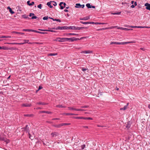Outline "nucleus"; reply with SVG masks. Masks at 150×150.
Instances as JSON below:
<instances>
[{
  "label": "nucleus",
  "mask_w": 150,
  "mask_h": 150,
  "mask_svg": "<svg viewBox=\"0 0 150 150\" xmlns=\"http://www.w3.org/2000/svg\"><path fill=\"white\" fill-rule=\"evenodd\" d=\"M47 5L50 8H52L53 7V6L51 5L50 2H47Z\"/></svg>",
  "instance_id": "26"
},
{
  "label": "nucleus",
  "mask_w": 150,
  "mask_h": 150,
  "mask_svg": "<svg viewBox=\"0 0 150 150\" xmlns=\"http://www.w3.org/2000/svg\"><path fill=\"white\" fill-rule=\"evenodd\" d=\"M3 49L4 50H8L9 48L8 47L6 46H0V50Z\"/></svg>",
  "instance_id": "11"
},
{
  "label": "nucleus",
  "mask_w": 150,
  "mask_h": 150,
  "mask_svg": "<svg viewBox=\"0 0 150 150\" xmlns=\"http://www.w3.org/2000/svg\"><path fill=\"white\" fill-rule=\"evenodd\" d=\"M42 4H40L38 6V7L40 9H41L42 8Z\"/></svg>",
  "instance_id": "44"
},
{
  "label": "nucleus",
  "mask_w": 150,
  "mask_h": 150,
  "mask_svg": "<svg viewBox=\"0 0 150 150\" xmlns=\"http://www.w3.org/2000/svg\"><path fill=\"white\" fill-rule=\"evenodd\" d=\"M87 54L91 53H92V51L91 50H87Z\"/></svg>",
  "instance_id": "46"
},
{
  "label": "nucleus",
  "mask_w": 150,
  "mask_h": 150,
  "mask_svg": "<svg viewBox=\"0 0 150 150\" xmlns=\"http://www.w3.org/2000/svg\"><path fill=\"white\" fill-rule=\"evenodd\" d=\"M117 27V26H113L110 27L109 28H108V29H112L114 28H116Z\"/></svg>",
  "instance_id": "42"
},
{
  "label": "nucleus",
  "mask_w": 150,
  "mask_h": 150,
  "mask_svg": "<svg viewBox=\"0 0 150 150\" xmlns=\"http://www.w3.org/2000/svg\"><path fill=\"white\" fill-rule=\"evenodd\" d=\"M85 119H87V120H92V119L90 117H86V118H84Z\"/></svg>",
  "instance_id": "54"
},
{
  "label": "nucleus",
  "mask_w": 150,
  "mask_h": 150,
  "mask_svg": "<svg viewBox=\"0 0 150 150\" xmlns=\"http://www.w3.org/2000/svg\"><path fill=\"white\" fill-rule=\"evenodd\" d=\"M66 115H78L77 114H75L72 113H66Z\"/></svg>",
  "instance_id": "31"
},
{
  "label": "nucleus",
  "mask_w": 150,
  "mask_h": 150,
  "mask_svg": "<svg viewBox=\"0 0 150 150\" xmlns=\"http://www.w3.org/2000/svg\"><path fill=\"white\" fill-rule=\"evenodd\" d=\"M120 13H121V12H117V13H112V14L113 15H119L120 14Z\"/></svg>",
  "instance_id": "45"
},
{
  "label": "nucleus",
  "mask_w": 150,
  "mask_h": 150,
  "mask_svg": "<svg viewBox=\"0 0 150 150\" xmlns=\"http://www.w3.org/2000/svg\"><path fill=\"white\" fill-rule=\"evenodd\" d=\"M13 33H15L17 34H20L21 33L16 32V31H13Z\"/></svg>",
  "instance_id": "51"
},
{
  "label": "nucleus",
  "mask_w": 150,
  "mask_h": 150,
  "mask_svg": "<svg viewBox=\"0 0 150 150\" xmlns=\"http://www.w3.org/2000/svg\"><path fill=\"white\" fill-rule=\"evenodd\" d=\"M129 103H127V105H126L123 108H121L120 110H125L127 109L128 108V106L129 105Z\"/></svg>",
  "instance_id": "10"
},
{
  "label": "nucleus",
  "mask_w": 150,
  "mask_h": 150,
  "mask_svg": "<svg viewBox=\"0 0 150 150\" xmlns=\"http://www.w3.org/2000/svg\"><path fill=\"white\" fill-rule=\"evenodd\" d=\"M40 112H42V113H43V112H50L46 111H40Z\"/></svg>",
  "instance_id": "53"
},
{
  "label": "nucleus",
  "mask_w": 150,
  "mask_h": 150,
  "mask_svg": "<svg viewBox=\"0 0 150 150\" xmlns=\"http://www.w3.org/2000/svg\"><path fill=\"white\" fill-rule=\"evenodd\" d=\"M75 30H80V27H75Z\"/></svg>",
  "instance_id": "49"
},
{
  "label": "nucleus",
  "mask_w": 150,
  "mask_h": 150,
  "mask_svg": "<svg viewBox=\"0 0 150 150\" xmlns=\"http://www.w3.org/2000/svg\"><path fill=\"white\" fill-rule=\"evenodd\" d=\"M116 43H117V42H112L110 43L111 45H113V44H116Z\"/></svg>",
  "instance_id": "56"
},
{
  "label": "nucleus",
  "mask_w": 150,
  "mask_h": 150,
  "mask_svg": "<svg viewBox=\"0 0 150 150\" xmlns=\"http://www.w3.org/2000/svg\"><path fill=\"white\" fill-rule=\"evenodd\" d=\"M67 26H62V27L58 26L56 28V30H65V29H67Z\"/></svg>",
  "instance_id": "6"
},
{
  "label": "nucleus",
  "mask_w": 150,
  "mask_h": 150,
  "mask_svg": "<svg viewBox=\"0 0 150 150\" xmlns=\"http://www.w3.org/2000/svg\"><path fill=\"white\" fill-rule=\"evenodd\" d=\"M107 23H98V22H96L95 23V24L98 25H104L107 24Z\"/></svg>",
  "instance_id": "22"
},
{
  "label": "nucleus",
  "mask_w": 150,
  "mask_h": 150,
  "mask_svg": "<svg viewBox=\"0 0 150 150\" xmlns=\"http://www.w3.org/2000/svg\"><path fill=\"white\" fill-rule=\"evenodd\" d=\"M67 29H71L72 30H74L75 28V26H70L69 27H67Z\"/></svg>",
  "instance_id": "14"
},
{
  "label": "nucleus",
  "mask_w": 150,
  "mask_h": 150,
  "mask_svg": "<svg viewBox=\"0 0 150 150\" xmlns=\"http://www.w3.org/2000/svg\"><path fill=\"white\" fill-rule=\"evenodd\" d=\"M22 129H23V130L26 131V132H28V133L29 132V128L28 127V125H26L25 127L23 128Z\"/></svg>",
  "instance_id": "8"
},
{
  "label": "nucleus",
  "mask_w": 150,
  "mask_h": 150,
  "mask_svg": "<svg viewBox=\"0 0 150 150\" xmlns=\"http://www.w3.org/2000/svg\"><path fill=\"white\" fill-rule=\"evenodd\" d=\"M91 6L90 4L88 3L86 5V6L88 8H91Z\"/></svg>",
  "instance_id": "30"
},
{
  "label": "nucleus",
  "mask_w": 150,
  "mask_h": 150,
  "mask_svg": "<svg viewBox=\"0 0 150 150\" xmlns=\"http://www.w3.org/2000/svg\"><path fill=\"white\" fill-rule=\"evenodd\" d=\"M57 53H50L49 54V56H55L57 55Z\"/></svg>",
  "instance_id": "33"
},
{
  "label": "nucleus",
  "mask_w": 150,
  "mask_h": 150,
  "mask_svg": "<svg viewBox=\"0 0 150 150\" xmlns=\"http://www.w3.org/2000/svg\"><path fill=\"white\" fill-rule=\"evenodd\" d=\"M85 6V5L84 4L81 5L80 4H76V6H75V7L76 8H83Z\"/></svg>",
  "instance_id": "5"
},
{
  "label": "nucleus",
  "mask_w": 150,
  "mask_h": 150,
  "mask_svg": "<svg viewBox=\"0 0 150 150\" xmlns=\"http://www.w3.org/2000/svg\"><path fill=\"white\" fill-rule=\"evenodd\" d=\"M88 37H82L80 39H79V38H76L73 37L70 38H66L65 39L66 41H69V42H73L75 41L79 40L83 38H86Z\"/></svg>",
  "instance_id": "1"
},
{
  "label": "nucleus",
  "mask_w": 150,
  "mask_h": 150,
  "mask_svg": "<svg viewBox=\"0 0 150 150\" xmlns=\"http://www.w3.org/2000/svg\"><path fill=\"white\" fill-rule=\"evenodd\" d=\"M38 30H39L41 31H46V30H44V29H38Z\"/></svg>",
  "instance_id": "52"
},
{
  "label": "nucleus",
  "mask_w": 150,
  "mask_h": 150,
  "mask_svg": "<svg viewBox=\"0 0 150 150\" xmlns=\"http://www.w3.org/2000/svg\"><path fill=\"white\" fill-rule=\"evenodd\" d=\"M63 2H61L60 3L59 5L60 6V8L61 9H63L64 8V7L62 5L63 4Z\"/></svg>",
  "instance_id": "18"
},
{
  "label": "nucleus",
  "mask_w": 150,
  "mask_h": 150,
  "mask_svg": "<svg viewBox=\"0 0 150 150\" xmlns=\"http://www.w3.org/2000/svg\"><path fill=\"white\" fill-rule=\"evenodd\" d=\"M89 19V17L88 16H86L84 17L83 18H80L81 20H87Z\"/></svg>",
  "instance_id": "16"
},
{
  "label": "nucleus",
  "mask_w": 150,
  "mask_h": 150,
  "mask_svg": "<svg viewBox=\"0 0 150 150\" xmlns=\"http://www.w3.org/2000/svg\"><path fill=\"white\" fill-rule=\"evenodd\" d=\"M30 1H28L27 2V4L28 5L30 6H32V5H33L34 4V2H32L31 3V4H30Z\"/></svg>",
  "instance_id": "12"
},
{
  "label": "nucleus",
  "mask_w": 150,
  "mask_h": 150,
  "mask_svg": "<svg viewBox=\"0 0 150 150\" xmlns=\"http://www.w3.org/2000/svg\"><path fill=\"white\" fill-rule=\"evenodd\" d=\"M68 109L69 110L73 111H79V112H82L83 111H85V110L82 109H79L77 108H75L74 107H68Z\"/></svg>",
  "instance_id": "2"
},
{
  "label": "nucleus",
  "mask_w": 150,
  "mask_h": 150,
  "mask_svg": "<svg viewBox=\"0 0 150 150\" xmlns=\"http://www.w3.org/2000/svg\"><path fill=\"white\" fill-rule=\"evenodd\" d=\"M67 35H78V34L74 33H68L66 34Z\"/></svg>",
  "instance_id": "23"
},
{
  "label": "nucleus",
  "mask_w": 150,
  "mask_h": 150,
  "mask_svg": "<svg viewBox=\"0 0 150 150\" xmlns=\"http://www.w3.org/2000/svg\"><path fill=\"white\" fill-rule=\"evenodd\" d=\"M137 28H150V27H146V26L143 27V26H137Z\"/></svg>",
  "instance_id": "34"
},
{
  "label": "nucleus",
  "mask_w": 150,
  "mask_h": 150,
  "mask_svg": "<svg viewBox=\"0 0 150 150\" xmlns=\"http://www.w3.org/2000/svg\"><path fill=\"white\" fill-rule=\"evenodd\" d=\"M36 33H40V34H47L48 33H47V32H41L38 31H37V30H36Z\"/></svg>",
  "instance_id": "21"
},
{
  "label": "nucleus",
  "mask_w": 150,
  "mask_h": 150,
  "mask_svg": "<svg viewBox=\"0 0 150 150\" xmlns=\"http://www.w3.org/2000/svg\"><path fill=\"white\" fill-rule=\"evenodd\" d=\"M22 30L23 31H27L28 29H23Z\"/></svg>",
  "instance_id": "63"
},
{
  "label": "nucleus",
  "mask_w": 150,
  "mask_h": 150,
  "mask_svg": "<svg viewBox=\"0 0 150 150\" xmlns=\"http://www.w3.org/2000/svg\"><path fill=\"white\" fill-rule=\"evenodd\" d=\"M133 42H132V41H130V42H123V45H125V44H127L129 43H132Z\"/></svg>",
  "instance_id": "24"
},
{
  "label": "nucleus",
  "mask_w": 150,
  "mask_h": 150,
  "mask_svg": "<svg viewBox=\"0 0 150 150\" xmlns=\"http://www.w3.org/2000/svg\"><path fill=\"white\" fill-rule=\"evenodd\" d=\"M85 146H86L85 144L83 145L82 146H81V147L82 149L83 150V149H84V148H85Z\"/></svg>",
  "instance_id": "48"
},
{
  "label": "nucleus",
  "mask_w": 150,
  "mask_h": 150,
  "mask_svg": "<svg viewBox=\"0 0 150 150\" xmlns=\"http://www.w3.org/2000/svg\"><path fill=\"white\" fill-rule=\"evenodd\" d=\"M48 16H45L43 17V19L44 20H47L48 19Z\"/></svg>",
  "instance_id": "41"
},
{
  "label": "nucleus",
  "mask_w": 150,
  "mask_h": 150,
  "mask_svg": "<svg viewBox=\"0 0 150 150\" xmlns=\"http://www.w3.org/2000/svg\"><path fill=\"white\" fill-rule=\"evenodd\" d=\"M37 18H38L37 16H33L32 18H31V19H36Z\"/></svg>",
  "instance_id": "36"
},
{
  "label": "nucleus",
  "mask_w": 150,
  "mask_h": 150,
  "mask_svg": "<svg viewBox=\"0 0 150 150\" xmlns=\"http://www.w3.org/2000/svg\"><path fill=\"white\" fill-rule=\"evenodd\" d=\"M54 21H58L59 22H60L61 21L60 19H56V18L54 19Z\"/></svg>",
  "instance_id": "47"
},
{
  "label": "nucleus",
  "mask_w": 150,
  "mask_h": 150,
  "mask_svg": "<svg viewBox=\"0 0 150 150\" xmlns=\"http://www.w3.org/2000/svg\"><path fill=\"white\" fill-rule=\"evenodd\" d=\"M37 104L38 105H46L47 104V103L42 102H38Z\"/></svg>",
  "instance_id": "20"
},
{
  "label": "nucleus",
  "mask_w": 150,
  "mask_h": 150,
  "mask_svg": "<svg viewBox=\"0 0 150 150\" xmlns=\"http://www.w3.org/2000/svg\"><path fill=\"white\" fill-rule=\"evenodd\" d=\"M80 30L87 29L88 28V27H80Z\"/></svg>",
  "instance_id": "35"
},
{
  "label": "nucleus",
  "mask_w": 150,
  "mask_h": 150,
  "mask_svg": "<svg viewBox=\"0 0 150 150\" xmlns=\"http://www.w3.org/2000/svg\"><path fill=\"white\" fill-rule=\"evenodd\" d=\"M28 135H29V138L31 139H34V137H35V136L34 135H33V136H32L30 134V133L29 132L28 133Z\"/></svg>",
  "instance_id": "15"
},
{
  "label": "nucleus",
  "mask_w": 150,
  "mask_h": 150,
  "mask_svg": "<svg viewBox=\"0 0 150 150\" xmlns=\"http://www.w3.org/2000/svg\"><path fill=\"white\" fill-rule=\"evenodd\" d=\"M124 30H126V31H128L129 30H133L132 29H129L127 28H125L124 29H123Z\"/></svg>",
  "instance_id": "37"
},
{
  "label": "nucleus",
  "mask_w": 150,
  "mask_h": 150,
  "mask_svg": "<svg viewBox=\"0 0 150 150\" xmlns=\"http://www.w3.org/2000/svg\"><path fill=\"white\" fill-rule=\"evenodd\" d=\"M24 116L25 117H32L33 116V114H25L24 115Z\"/></svg>",
  "instance_id": "29"
},
{
  "label": "nucleus",
  "mask_w": 150,
  "mask_h": 150,
  "mask_svg": "<svg viewBox=\"0 0 150 150\" xmlns=\"http://www.w3.org/2000/svg\"><path fill=\"white\" fill-rule=\"evenodd\" d=\"M140 49L143 51H144L145 50V49L144 48H140Z\"/></svg>",
  "instance_id": "62"
},
{
  "label": "nucleus",
  "mask_w": 150,
  "mask_h": 150,
  "mask_svg": "<svg viewBox=\"0 0 150 150\" xmlns=\"http://www.w3.org/2000/svg\"><path fill=\"white\" fill-rule=\"evenodd\" d=\"M83 118V117H76V118L79 119H82Z\"/></svg>",
  "instance_id": "64"
},
{
  "label": "nucleus",
  "mask_w": 150,
  "mask_h": 150,
  "mask_svg": "<svg viewBox=\"0 0 150 150\" xmlns=\"http://www.w3.org/2000/svg\"><path fill=\"white\" fill-rule=\"evenodd\" d=\"M88 70V69H85V68H82V70L83 71H85L87 70Z\"/></svg>",
  "instance_id": "55"
},
{
  "label": "nucleus",
  "mask_w": 150,
  "mask_h": 150,
  "mask_svg": "<svg viewBox=\"0 0 150 150\" xmlns=\"http://www.w3.org/2000/svg\"><path fill=\"white\" fill-rule=\"evenodd\" d=\"M53 2L54 3V4H53V5H54V6H56L57 5V3L56 2L53 1Z\"/></svg>",
  "instance_id": "57"
},
{
  "label": "nucleus",
  "mask_w": 150,
  "mask_h": 150,
  "mask_svg": "<svg viewBox=\"0 0 150 150\" xmlns=\"http://www.w3.org/2000/svg\"><path fill=\"white\" fill-rule=\"evenodd\" d=\"M70 125V124H69V123H63L60 124L59 125H54V126L55 127H57V128H60L62 126L67 125Z\"/></svg>",
  "instance_id": "3"
},
{
  "label": "nucleus",
  "mask_w": 150,
  "mask_h": 150,
  "mask_svg": "<svg viewBox=\"0 0 150 150\" xmlns=\"http://www.w3.org/2000/svg\"><path fill=\"white\" fill-rule=\"evenodd\" d=\"M145 6H146V8L150 10V4L148 3H146L145 4Z\"/></svg>",
  "instance_id": "9"
},
{
  "label": "nucleus",
  "mask_w": 150,
  "mask_h": 150,
  "mask_svg": "<svg viewBox=\"0 0 150 150\" xmlns=\"http://www.w3.org/2000/svg\"><path fill=\"white\" fill-rule=\"evenodd\" d=\"M116 45H123V42H117V43H116Z\"/></svg>",
  "instance_id": "40"
},
{
  "label": "nucleus",
  "mask_w": 150,
  "mask_h": 150,
  "mask_svg": "<svg viewBox=\"0 0 150 150\" xmlns=\"http://www.w3.org/2000/svg\"><path fill=\"white\" fill-rule=\"evenodd\" d=\"M22 17L24 18H28V19H30V18L28 17V16H26V15H23L22 16Z\"/></svg>",
  "instance_id": "25"
},
{
  "label": "nucleus",
  "mask_w": 150,
  "mask_h": 150,
  "mask_svg": "<svg viewBox=\"0 0 150 150\" xmlns=\"http://www.w3.org/2000/svg\"><path fill=\"white\" fill-rule=\"evenodd\" d=\"M36 30H33V29H28L27 31L28 32H34L36 33Z\"/></svg>",
  "instance_id": "28"
},
{
  "label": "nucleus",
  "mask_w": 150,
  "mask_h": 150,
  "mask_svg": "<svg viewBox=\"0 0 150 150\" xmlns=\"http://www.w3.org/2000/svg\"><path fill=\"white\" fill-rule=\"evenodd\" d=\"M80 22L82 23L85 24H89V22H83V21H80Z\"/></svg>",
  "instance_id": "32"
},
{
  "label": "nucleus",
  "mask_w": 150,
  "mask_h": 150,
  "mask_svg": "<svg viewBox=\"0 0 150 150\" xmlns=\"http://www.w3.org/2000/svg\"><path fill=\"white\" fill-rule=\"evenodd\" d=\"M95 23L96 22H89V24H95Z\"/></svg>",
  "instance_id": "59"
},
{
  "label": "nucleus",
  "mask_w": 150,
  "mask_h": 150,
  "mask_svg": "<svg viewBox=\"0 0 150 150\" xmlns=\"http://www.w3.org/2000/svg\"><path fill=\"white\" fill-rule=\"evenodd\" d=\"M35 15V14L33 13H30L29 14V16L30 17H31V16H34Z\"/></svg>",
  "instance_id": "50"
},
{
  "label": "nucleus",
  "mask_w": 150,
  "mask_h": 150,
  "mask_svg": "<svg viewBox=\"0 0 150 150\" xmlns=\"http://www.w3.org/2000/svg\"><path fill=\"white\" fill-rule=\"evenodd\" d=\"M82 53L85 54H87V51H84L82 52Z\"/></svg>",
  "instance_id": "61"
},
{
  "label": "nucleus",
  "mask_w": 150,
  "mask_h": 150,
  "mask_svg": "<svg viewBox=\"0 0 150 150\" xmlns=\"http://www.w3.org/2000/svg\"><path fill=\"white\" fill-rule=\"evenodd\" d=\"M7 43V44H9V45H10V44L14 45V44H18V43H9V42H8Z\"/></svg>",
  "instance_id": "43"
},
{
  "label": "nucleus",
  "mask_w": 150,
  "mask_h": 150,
  "mask_svg": "<svg viewBox=\"0 0 150 150\" xmlns=\"http://www.w3.org/2000/svg\"><path fill=\"white\" fill-rule=\"evenodd\" d=\"M65 39L66 38H57L55 40V41L59 42H63L66 41Z\"/></svg>",
  "instance_id": "4"
},
{
  "label": "nucleus",
  "mask_w": 150,
  "mask_h": 150,
  "mask_svg": "<svg viewBox=\"0 0 150 150\" xmlns=\"http://www.w3.org/2000/svg\"><path fill=\"white\" fill-rule=\"evenodd\" d=\"M42 87L41 86H40L39 87V88H38V90H40L41 89H42Z\"/></svg>",
  "instance_id": "60"
},
{
  "label": "nucleus",
  "mask_w": 150,
  "mask_h": 150,
  "mask_svg": "<svg viewBox=\"0 0 150 150\" xmlns=\"http://www.w3.org/2000/svg\"><path fill=\"white\" fill-rule=\"evenodd\" d=\"M31 103H26L22 104V106L23 107H30L31 106Z\"/></svg>",
  "instance_id": "7"
},
{
  "label": "nucleus",
  "mask_w": 150,
  "mask_h": 150,
  "mask_svg": "<svg viewBox=\"0 0 150 150\" xmlns=\"http://www.w3.org/2000/svg\"><path fill=\"white\" fill-rule=\"evenodd\" d=\"M129 27H131L132 28H137V26H129Z\"/></svg>",
  "instance_id": "58"
},
{
  "label": "nucleus",
  "mask_w": 150,
  "mask_h": 150,
  "mask_svg": "<svg viewBox=\"0 0 150 150\" xmlns=\"http://www.w3.org/2000/svg\"><path fill=\"white\" fill-rule=\"evenodd\" d=\"M48 30H46V31H49L52 32H56L55 31L53 30H50L52 29L51 28H48Z\"/></svg>",
  "instance_id": "19"
},
{
  "label": "nucleus",
  "mask_w": 150,
  "mask_h": 150,
  "mask_svg": "<svg viewBox=\"0 0 150 150\" xmlns=\"http://www.w3.org/2000/svg\"><path fill=\"white\" fill-rule=\"evenodd\" d=\"M51 135L52 137H55L58 135V134L57 133L54 132L51 133Z\"/></svg>",
  "instance_id": "13"
},
{
  "label": "nucleus",
  "mask_w": 150,
  "mask_h": 150,
  "mask_svg": "<svg viewBox=\"0 0 150 150\" xmlns=\"http://www.w3.org/2000/svg\"><path fill=\"white\" fill-rule=\"evenodd\" d=\"M24 42H23V44H24L26 43H28V42L29 41L28 40H23ZM29 44H31V43L30 42L28 43Z\"/></svg>",
  "instance_id": "27"
},
{
  "label": "nucleus",
  "mask_w": 150,
  "mask_h": 150,
  "mask_svg": "<svg viewBox=\"0 0 150 150\" xmlns=\"http://www.w3.org/2000/svg\"><path fill=\"white\" fill-rule=\"evenodd\" d=\"M11 38V36H3L1 37H0V38Z\"/></svg>",
  "instance_id": "39"
},
{
  "label": "nucleus",
  "mask_w": 150,
  "mask_h": 150,
  "mask_svg": "<svg viewBox=\"0 0 150 150\" xmlns=\"http://www.w3.org/2000/svg\"><path fill=\"white\" fill-rule=\"evenodd\" d=\"M7 8L9 9V11L11 14H13L14 13V12L13 11H12L11 8H10V7H9V6L8 7H7Z\"/></svg>",
  "instance_id": "17"
},
{
  "label": "nucleus",
  "mask_w": 150,
  "mask_h": 150,
  "mask_svg": "<svg viewBox=\"0 0 150 150\" xmlns=\"http://www.w3.org/2000/svg\"><path fill=\"white\" fill-rule=\"evenodd\" d=\"M56 106L59 108H62L64 107V106L62 105H57Z\"/></svg>",
  "instance_id": "38"
}]
</instances>
